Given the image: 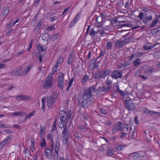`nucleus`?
Here are the masks:
<instances>
[{
  "mask_svg": "<svg viewBox=\"0 0 160 160\" xmlns=\"http://www.w3.org/2000/svg\"><path fill=\"white\" fill-rule=\"evenodd\" d=\"M97 84L95 85H93L91 87L85 89L83 91V94L82 95V98L83 100L81 101L80 100H78V105L80 107L86 108H88L95 101V99L92 98L90 99L92 97L93 95L92 93L94 92L97 87Z\"/></svg>",
  "mask_w": 160,
  "mask_h": 160,
  "instance_id": "1",
  "label": "nucleus"
},
{
  "mask_svg": "<svg viewBox=\"0 0 160 160\" xmlns=\"http://www.w3.org/2000/svg\"><path fill=\"white\" fill-rule=\"evenodd\" d=\"M129 33H127L120 39L117 40L115 43L114 47L116 49H120L125 44L129 43L130 38L128 37Z\"/></svg>",
  "mask_w": 160,
  "mask_h": 160,
  "instance_id": "2",
  "label": "nucleus"
},
{
  "mask_svg": "<svg viewBox=\"0 0 160 160\" xmlns=\"http://www.w3.org/2000/svg\"><path fill=\"white\" fill-rule=\"evenodd\" d=\"M53 73H50L47 77L45 81L42 85V88L44 89H48L54 87L52 77Z\"/></svg>",
  "mask_w": 160,
  "mask_h": 160,
  "instance_id": "3",
  "label": "nucleus"
},
{
  "mask_svg": "<svg viewBox=\"0 0 160 160\" xmlns=\"http://www.w3.org/2000/svg\"><path fill=\"white\" fill-rule=\"evenodd\" d=\"M125 108L129 111L134 110L136 106L135 104L132 99L129 98H127L125 102Z\"/></svg>",
  "mask_w": 160,
  "mask_h": 160,
  "instance_id": "4",
  "label": "nucleus"
},
{
  "mask_svg": "<svg viewBox=\"0 0 160 160\" xmlns=\"http://www.w3.org/2000/svg\"><path fill=\"white\" fill-rule=\"evenodd\" d=\"M71 115L70 112L67 113L64 110L60 111L59 112V118L61 120L66 121V123H67L68 121L71 118Z\"/></svg>",
  "mask_w": 160,
  "mask_h": 160,
  "instance_id": "5",
  "label": "nucleus"
},
{
  "mask_svg": "<svg viewBox=\"0 0 160 160\" xmlns=\"http://www.w3.org/2000/svg\"><path fill=\"white\" fill-rule=\"evenodd\" d=\"M64 74L61 72L59 74L57 82L58 87L61 89L63 88L64 85Z\"/></svg>",
  "mask_w": 160,
  "mask_h": 160,
  "instance_id": "6",
  "label": "nucleus"
},
{
  "mask_svg": "<svg viewBox=\"0 0 160 160\" xmlns=\"http://www.w3.org/2000/svg\"><path fill=\"white\" fill-rule=\"evenodd\" d=\"M62 134V137L64 138L63 139V141L65 140V141H67L69 139V135L67 125H65L64 127Z\"/></svg>",
  "mask_w": 160,
  "mask_h": 160,
  "instance_id": "7",
  "label": "nucleus"
},
{
  "mask_svg": "<svg viewBox=\"0 0 160 160\" xmlns=\"http://www.w3.org/2000/svg\"><path fill=\"white\" fill-rule=\"evenodd\" d=\"M111 76L112 78L115 79L121 78L122 76V72L119 71L115 70L112 72Z\"/></svg>",
  "mask_w": 160,
  "mask_h": 160,
  "instance_id": "8",
  "label": "nucleus"
},
{
  "mask_svg": "<svg viewBox=\"0 0 160 160\" xmlns=\"http://www.w3.org/2000/svg\"><path fill=\"white\" fill-rule=\"evenodd\" d=\"M55 102V100L53 99L52 96L49 95L47 97V102L49 108L52 107L54 106V103Z\"/></svg>",
  "mask_w": 160,
  "mask_h": 160,
  "instance_id": "9",
  "label": "nucleus"
},
{
  "mask_svg": "<svg viewBox=\"0 0 160 160\" xmlns=\"http://www.w3.org/2000/svg\"><path fill=\"white\" fill-rule=\"evenodd\" d=\"M15 98L16 99H19L24 101L30 100L31 99V98L30 97L24 95H17L15 96Z\"/></svg>",
  "mask_w": 160,
  "mask_h": 160,
  "instance_id": "10",
  "label": "nucleus"
},
{
  "mask_svg": "<svg viewBox=\"0 0 160 160\" xmlns=\"http://www.w3.org/2000/svg\"><path fill=\"white\" fill-rule=\"evenodd\" d=\"M105 77V75L104 74V71H100L97 73L95 74V78L96 79H98L99 78H104Z\"/></svg>",
  "mask_w": 160,
  "mask_h": 160,
  "instance_id": "11",
  "label": "nucleus"
},
{
  "mask_svg": "<svg viewBox=\"0 0 160 160\" xmlns=\"http://www.w3.org/2000/svg\"><path fill=\"white\" fill-rule=\"evenodd\" d=\"M110 87H99L96 90V91L99 92H108L110 91Z\"/></svg>",
  "mask_w": 160,
  "mask_h": 160,
  "instance_id": "12",
  "label": "nucleus"
},
{
  "mask_svg": "<svg viewBox=\"0 0 160 160\" xmlns=\"http://www.w3.org/2000/svg\"><path fill=\"white\" fill-rule=\"evenodd\" d=\"M116 130H122L124 129L123 124L120 122H118L115 125Z\"/></svg>",
  "mask_w": 160,
  "mask_h": 160,
  "instance_id": "13",
  "label": "nucleus"
},
{
  "mask_svg": "<svg viewBox=\"0 0 160 160\" xmlns=\"http://www.w3.org/2000/svg\"><path fill=\"white\" fill-rule=\"evenodd\" d=\"M134 154L132 156V159L134 160H136L142 157V154L140 153H136L133 152L128 154L129 156H130Z\"/></svg>",
  "mask_w": 160,
  "mask_h": 160,
  "instance_id": "14",
  "label": "nucleus"
},
{
  "mask_svg": "<svg viewBox=\"0 0 160 160\" xmlns=\"http://www.w3.org/2000/svg\"><path fill=\"white\" fill-rule=\"evenodd\" d=\"M10 141V139L9 137L6 138L4 140L0 142V147H3L7 143Z\"/></svg>",
  "mask_w": 160,
  "mask_h": 160,
  "instance_id": "15",
  "label": "nucleus"
},
{
  "mask_svg": "<svg viewBox=\"0 0 160 160\" xmlns=\"http://www.w3.org/2000/svg\"><path fill=\"white\" fill-rule=\"evenodd\" d=\"M59 143L57 142L55 143V156L57 158L58 157V152L59 150Z\"/></svg>",
  "mask_w": 160,
  "mask_h": 160,
  "instance_id": "16",
  "label": "nucleus"
},
{
  "mask_svg": "<svg viewBox=\"0 0 160 160\" xmlns=\"http://www.w3.org/2000/svg\"><path fill=\"white\" fill-rule=\"evenodd\" d=\"M112 78L108 77L107 78V79L105 81L107 87H109L110 90V89L111 87V86L110 84L112 83Z\"/></svg>",
  "mask_w": 160,
  "mask_h": 160,
  "instance_id": "17",
  "label": "nucleus"
},
{
  "mask_svg": "<svg viewBox=\"0 0 160 160\" xmlns=\"http://www.w3.org/2000/svg\"><path fill=\"white\" fill-rule=\"evenodd\" d=\"M22 71L21 69L15 70L12 72V75L20 76L22 74Z\"/></svg>",
  "mask_w": 160,
  "mask_h": 160,
  "instance_id": "18",
  "label": "nucleus"
},
{
  "mask_svg": "<svg viewBox=\"0 0 160 160\" xmlns=\"http://www.w3.org/2000/svg\"><path fill=\"white\" fill-rule=\"evenodd\" d=\"M26 114V113L23 111H20L18 112H15L12 113V116H22Z\"/></svg>",
  "mask_w": 160,
  "mask_h": 160,
  "instance_id": "19",
  "label": "nucleus"
},
{
  "mask_svg": "<svg viewBox=\"0 0 160 160\" xmlns=\"http://www.w3.org/2000/svg\"><path fill=\"white\" fill-rule=\"evenodd\" d=\"M152 19V16H146L145 15L144 17L143 18V22L145 24H147L148 21L151 20Z\"/></svg>",
  "mask_w": 160,
  "mask_h": 160,
  "instance_id": "20",
  "label": "nucleus"
},
{
  "mask_svg": "<svg viewBox=\"0 0 160 160\" xmlns=\"http://www.w3.org/2000/svg\"><path fill=\"white\" fill-rule=\"evenodd\" d=\"M9 7H5L3 8L2 12V14L4 16H6L9 12Z\"/></svg>",
  "mask_w": 160,
  "mask_h": 160,
  "instance_id": "21",
  "label": "nucleus"
},
{
  "mask_svg": "<svg viewBox=\"0 0 160 160\" xmlns=\"http://www.w3.org/2000/svg\"><path fill=\"white\" fill-rule=\"evenodd\" d=\"M66 123V121L65 120H61L59 122L58 124V127L61 128H64V123Z\"/></svg>",
  "mask_w": 160,
  "mask_h": 160,
  "instance_id": "22",
  "label": "nucleus"
},
{
  "mask_svg": "<svg viewBox=\"0 0 160 160\" xmlns=\"http://www.w3.org/2000/svg\"><path fill=\"white\" fill-rule=\"evenodd\" d=\"M44 152L48 157L52 155L51 151L48 148H46L44 150Z\"/></svg>",
  "mask_w": 160,
  "mask_h": 160,
  "instance_id": "23",
  "label": "nucleus"
},
{
  "mask_svg": "<svg viewBox=\"0 0 160 160\" xmlns=\"http://www.w3.org/2000/svg\"><path fill=\"white\" fill-rule=\"evenodd\" d=\"M158 18H156L152 21L150 25V27L152 28L155 27V25L158 23Z\"/></svg>",
  "mask_w": 160,
  "mask_h": 160,
  "instance_id": "24",
  "label": "nucleus"
},
{
  "mask_svg": "<svg viewBox=\"0 0 160 160\" xmlns=\"http://www.w3.org/2000/svg\"><path fill=\"white\" fill-rule=\"evenodd\" d=\"M106 152L108 155L109 156H113L114 153L113 150L109 148H108L106 151Z\"/></svg>",
  "mask_w": 160,
  "mask_h": 160,
  "instance_id": "25",
  "label": "nucleus"
},
{
  "mask_svg": "<svg viewBox=\"0 0 160 160\" xmlns=\"http://www.w3.org/2000/svg\"><path fill=\"white\" fill-rule=\"evenodd\" d=\"M141 60L139 58H137L132 62V64L133 66H136L139 65L141 63Z\"/></svg>",
  "mask_w": 160,
  "mask_h": 160,
  "instance_id": "26",
  "label": "nucleus"
},
{
  "mask_svg": "<svg viewBox=\"0 0 160 160\" xmlns=\"http://www.w3.org/2000/svg\"><path fill=\"white\" fill-rule=\"evenodd\" d=\"M78 16V14H77L75 18L73 19L72 21L69 24V27L70 28H72V27L73 26H74L75 24L76 23V22H77V21L78 20H77V17Z\"/></svg>",
  "mask_w": 160,
  "mask_h": 160,
  "instance_id": "27",
  "label": "nucleus"
},
{
  "mask_svg": "<svg viewBox=\"0 0 160 160\" xmlns=\"http://www.w3.org/2000/svg\"><path fill=\"white\" fill-rule=\"evenodd\" d=\"M49 38V35L47 33H44L42 37V39L45 41L48 40Z\"/></svg>",
  "mask_w": 160,
  "mask_h": 160,
  "instance_id": "28",
  "label": "nucleus"
},
{
  "mask_svg": "<svg viewBox=\"0 0 160 160\" xmlns=\"http://www.w3.org/2000/svg\"><path fill=\"white\" fill-rule=\"evenodd\" d=\"M89 79V77L87 75H84L82 80H81V82L82 83L84 84L86 83V82Z\"/></svg>",
  "mask_w": 160,
  "mask_h": 160,
  "instance_id": "29",
  "label": "nucleus"
},
{
  "mask_svg": "<svg viewBox=\"0 0 160 160\" xmlns=\"http://www.w3.org/2000/svg\"><path fill=\"white\" fill-rule=\"evenodd\" d=\"M31 145L30 146V150L33 152L35 150V141L33 140H31Z\"/></svg>",
  "mask_w": 160,
  "mask_h": 160,
  "instance_id": "30",
  "label": "nucleus"
},
{
  "mask_svg": "<svg viewBox=\"0 0 160 160\" xmlns=\"http://www.w3.org/2000/svg\"><path fill=\"white\" fill-rule=\"evenodd\" d=\"M96 32L93 28H91L89 32V34L92 37L94 38L95 35L96 34Z\"/></svg>",
  "mask_w": 160,
  "mask_h": 160,
  "instance_id": "31",
  "label": "nucleus"
},
{
  "mask_svg": "<svg viewBox=\"0 0 160 160\" xmlns=\"http://www.w3.org/2000/svg\"><path fill=\"white\" fill-rule=\"evenodd\" d=\"M37 48L38 51L41 52L45 51L46 50V48H44L40 44L37 45Z\"/></svg>",
  "mask_w": 160,
  "mask_h": 160,
  "instance_id": "32",
  "label": "nucleus"
},
{
  "mask_svg": "<svg viewBox=\"0 0 160 160\" xmlns=\"http://www.w3.org/2000/svg\"><path fill=\"white\" fill-rule=\"evenodd\" d=\"M153 71V68L152 67H150L146 68L145 70V72L146 73H150Z\"/></svg>",
  "mask_w": 160,
  "mask_h": 160,
  "instance_id": "33",
  "label": "nucleus"
},
{
  "mask_svg": "<svg viewBox=\"0 0 160 160\" xmlns=\"http://www.w3.org/2000/svg\"><path fill=\"white\" fill-rule=\"evenodd\" d=\"M99 111L100 113L103 115H107L108 113V111L104 108H100Z\"/></svg>",
  "mask_w": 160,
  "mask_h": 160,
  "instance_id": "34",
  "label": "nucleus"
},
{
  "mask_svg": "<svg viewBox=\"0 0 160 160\" xmlns=\"http://www.w3.org/2000/svg\"><path fill=\"white\" fill-rule=\"evenodd\" d=\"M78 127L79 130L82 132H85L87 130V128L85 126L79 125Z\"/></svg>",
  "mask_w": 160,
  "mask_h": 160,
  "instance_id": "35",
  "label": "nucleus"
},
{
  "mask_svg": "<svg viewBox=\"0 0 160 160\" xmlns=\"http://www.w3.org/2000/svg\"><path fill=\"white\" fill-rule=\"evenodd\" d=\"M73 62V58L72 56V55L71 54L69 55L68 60V63L70 64H71Z\"/></svg>",
  "mask_w": 160,
  "mask_h": 160,
  "instance_id": "36",
  "label": "nucleus"
},
{
  "mask_svg": "<svg viewBox=\"0 0 160 160\" xmlns=\"http://www.w3.org/2000/svg\"><path fill=\"white\" fill-rule=\"evenodd\" d=\"M74 81V79L72 78L71 79L70 81L68 83V86L67 88V89H66V91H68L70 87H71L72 82Z\"/></svg>",
  "mask_w": 160,
  "mask_h": 160,
  "instance_id": "37",
  "label": "nucleus"
},
{
  "mask_svg": "<svg viewBox=\"0 0 160 160\" xmlns=\"http://www.w3.org/2000/svg\"><path fill=\"white\" fill-rule=\"evenodd\" d=\"M32 64L30 65L28 67L25 69V72L26 73V75L28 73L31 69L32 68Z\"/></svg>",
  "mask_w": 160,
  "mask_h": 160,
  "instance_id": "38",
  "label": "nucleus"
},
{
  "mask_svg": "<svg viewBox=\"0 0 160 160\" xmlns=\"http://www.w3.org/2000/svg\"><path fill=\"white\" fill-rule=\"evenodd\" d=\"M24 153L26 157L29 158V157L31 156L30 152L29 151L28 148H26L24 150Z\"/></svg>",
  "mask_w": 160,
  "mask_h": 160,
  "instance_id": "39",
  "label": "nucleus"
},
{
  "mask_svg": "<svg viewBox=\"0 0 160 160\" xmlns=\"http://www.w3.org/2000/svg\"><path fill=\"white\" fill-rule=\"evenodd\" d=\"M56 123H57V120L56 119H55L54 122L52 124V131H54L56 129Z\"/></svg>",
  "mask_w": 160,
  "mask_h": 160,
  "instance_id": "40",
  "label": "nucleus"
},
{
  "mask_svg": "<svg viewBox=\"0 0 160 160\" xmlns=\"http://www.w3.org/2000/svg\"><path fill=\"white\" fill-rule=\"evenodd\" d=\"M96 60L95 59H93L92 60V64L93 65V68L97 69L98 67V65H96L95 63L96 62Z\"/></svg>",
  "mask_w": 160,
  "mask_h": 160,
  "instance_id": "41",
  "label": "nucleus"
},
{
  "mask_svg": "<svg viewBox=\"0 0 160 160\" xmlns=\"http://www.w3.org/2000/svg\"><path fill=\"white\" fill-rule=\"evenodd\" d=\"M45 132V129L44 128H42L41 126L40 129L39 134L40 136H42Z\"/></svg>",
  "mask_w": 160,
  "mask_h": 160,
  "instance_id": "42",
  "label": "nucleus"
},
{
  "mask_svg": "<svg viewBox=\"0 0 160 160\" xmlns=\"http://www.w3.org/2000/svg\"><path fill=\"white\" fill-rule=\"evenodd\" d=\"M143 16L144 13L142 12H141L139 13V15L137 16V17L139 18H140L141 20L143 21Z\"/></svg>",
  "mask_w": 160,
  "mask_h": 160,
  "instance_id": "43",
  "label": "nucleus"
},
{
  "mask_svg": "<svg viewBox=\"0 0 160 160\" xmlns=\"http://www.w3.org/2000/svg\"><path fill=\"white\" fill-rule=\"evenodd\" d=\"M154 46H144L143 48L145 50H149V49H151L152 48L154 47Z\"/></svg>",
  "mask_w": 160,
  "mask_h": 160,
  "instance_id": "44",
  "label": "nucleus"
},
{
  "mask_svg": "<svg viewBox=\"0 0 160 160\" xmlns=\"http://www.w3.org/2000/svg\"><path fill=\"white\" fill-rule=\"evenodd\" d=\"M104 72L105 77L106 76L109 75L111 73V71L109 69H107L105 71H104Z\"/></svg>",
  "mask_w": 160,
  "mask_h": 160,
  "instance_id": "45",
  "label": "nucleus"
},
{
  "mask_svg": "<svg viewBox=\"0 0 160 160\" xmlns=\"http://www.w3.org/2000/svg\"><path fill=\"white\" fill-rule=\"evenodd\" d=\"M74 136L78 139H80L81 138V135L78 133H75L74 134Z\"/></svg>",
  "mask_w": 160,
  "mask_h": 160,
  "instance_id": "46",
  "label": "nucleus"
},
{
  "mask_svg": "<svg viewBox=\"0 0 160 160\" xmlns=\"http://www.w3.org/2000/svg\"><path fill=\"white\" fill-rule=\"evenodd\" d=\"M59 34L58 33H55L52 36V38L54 40L57 39L58 38Z\"/></svg>",
  "mask_w": 160,
  "mask_h": 160,
  "instance_id": "47",
  "label": "nucleus"
},
{
  "mask_svg": "<svg viewBox=\"0 0 160 160\" xmlns=\"http://www.w3.org/2000/svg\"><path fill=\"white\" fill-rule=\"evenodd\" d=\"M55 29V27L54 26H51L50 27H48L46 28V30L48 31H50L53 30H54Z\"/></svg>",
  "mask_w": 160,
  "mask_h": 160,
  "instance_id": "48",
  "label": "nucleus"
},
{
  "mask_svg": "<svg viewBox=\"0 0 160 160\" xmlns=\"http://www.w3.org/2000/svg\"><path fill=\"white\" fill-rule=\"evenodd\" d=\"M151 115H152L154 114H157L158 115H160V112H156L153 111H149V113Z\"/></svg>",
  "mask_w": 160,
  "mask_h": 160,
  "instance_id": "49",
  "label": "nucleus"
},
{
  "mask_svg": "<svg viewBox=\"0 0 160 160\" xmlns=\"http://www.w3.org/2000/svg\"><path fill=\"white\" fill-rule=\"evenodd\" d=\"M106 53L105 50H101L100 51V54L99 57L98 58L101 57L103 56Z\"/></svg>",
  "mask_w": 160,
  "mask_h": 160,
  "instance_id": "50",
  "label": "nucleus"
},
{
  "mask_svg": "<svg viewBox=\"0 0 160 160\" xmlns=\"http://www.w3.org/2000/svg\"><path fill=\"white\" fill-rule=\"evenodd\" d=\"M131 24L129 23H126L125 24H123L120 25V26L121 28H122L125 26L127 27H130Z\"/></svg>",
  "mask_w": 160,
  "mask_h": 160,
  "instance_id": "51",
  "label": "nucleus"
},
{
  "mask_svg": "<svg viewBox=\"0 0 160 160\" xmlns=\"http://www.w3.org/2000/svg\"><path fill=\"white\" fill-rule=\"evenodd\" d=\"M112 46V44L111 42H108L106 45V48L107 49L109 50L111 49Z\"/></svg>",
  "mask_w": 160,
  "mask_h": 160,
  "instance_id": "52",
  "label": "nucleus"
},
{
  "mask_svg": "<svg viewBox=\"0 0 160 160\" xmlns=\"http://www.w3.org/2000/svg\"><path fill=\"white\" fill-rule=\"evenodd\" d=\"M58 17L56 16H54L51 18L50 21L51 22H53L54 20H57L58 19Z\"/></svg>",
  "mask_w": 160,
  "mask_h": 160,
  "instance_id": "53",
  "label": "nucleus"
},
{
  "mask_svg": "<svg viewBox=\"0 0 160 160\" xmlns=\"http://www.w3.org/2000/svg\"><path fill=\"white\" fill-rule=\"evenodd\" d=\"M126 134L123 132H122L120 136V138H125L126 137Z\"/></svg>",
  "mask_w": 160,
  "mask_h": 160,
  "instance_id": "54",
  "label": "nucleus"
},
{
  "mask_svg": "<svg viewBox=\"0 0 160 160\" xmlns=\"http://www.w3.org/2000/svg\"><path fill=\"white\" fill-rule=\"evenodd\" d=\"M24 52V50H22L21 51L17 53L16 56L17 57H19L21 54H22Z\"/></svg>",
  "mask_w": 160,
  "mask_h": 160,
  "instance_id": "55",
  "label": "nucleus"
},
{
  "mask_svg": "<svg viewBox=\"0 0 160 160\" xmlns=\"http://www.w3.org/2000/svg\"><path fill=\"white\" fill-rule=\"evenodd\" d=\"M125 145H119L118 146V149H119L120 150H122L123 149L124 147H125Z\"/></svg>",
  "mask_w": 160,
  "mask_h": 160,
  "instance_id": "56",
  "label": "nucleus"
},
{
  "mask_svg": "<svg viewBox=\"0 0 160 160\" xmlns=\"http://www.w3.org/2000/svg\"><path fill=\"white\" fill-rule=\"evenodd\" d=\"M137 57L136 54H132L130 56L129 59L132 60V58H136Z\"/></svg>",
  "mask_w": 160,
  "mask_h": 160,
  "instance_id": "57",
  "label": "nucleus"
},
{
  "mask_svg": "<svg viewBox=\"0 0 160 160\" xmlns=\"http://www.w3.org/2000/svg\"><path fill=\"white\" fill-rule=\"evenodd\" d=\"M12 127L13 128H15L17 129H20L21 127L20 126L17 125V124H16V125H15V124H13V126H12Z\"/></svg>",
  "mask_w": 160,
  "mask_h": 160,
  "instance_id": "58",
  "label": "nucleus"
},
{
  "mask_svg": "<svg viewBox=\"0 0 160 160\" xmlns=\"http://www.w3.org/2000/svg\"><path fill=\"white\" fill-rule=\"evenodd\" d=\"M68 156H66L65 158L62 157H59V160H70V159L67 158Z\"/></svg>",
  "mask_w": 160,
  "mask_h": 160,
  "instance_id": "59",
  "label": "nucleus"
},
{
  "mask_svg": "<svg viewBox=\"0 0 160 160\" xmlns=\"http://www.w3.org/2000/svg\"><path fill=\"white\" fill-rule=\"evenodd\" d=\"M105 123L106 124L108 125V126H111L112 124V123L109 120L106 121L105 122Z\"/></svg>",
  "mask_w": 160,
  "mask_h": 160,
  "instance_id": "60",
  "label": "nucleus"
},
{
  "mask_svg": "<svg viewBox=\"0 0 160 160\" xmlns=\"http://www.w3.org/2000/svg\"><path fill=\"white\" fill-rule=\"evenodd\" d=\"M134 120L135 122V123L137 124L139 123V121L138 120V117L137 116H136L134 118Z\"/></svg>",
  "mask_w": 160,
  "mask_h": 160,
  "instance_id": "61",
  "label": "nucleus"
},
{
  "mask_svg": "<svg viewBox=\"0 0 160 160\" xmlns=\"http://www.w3.org/2000/svg\"><path fill=\"white\" fill-rule=\"evenodd\" d=\"M58 96V94L57 93H55L53 94V99L55 100H56V99L57 98Z\"/></svg>",
  "mask_w": 160,
  "mask_h": 160,
  "instance_id": "62",
  "label": "nucleus"
},
{
  "mask_svg": "<svg viewBox=\"0 0 160 160\" xmlns=\"http://www.w3.org/2000/svg\"><path fill=\"white\" fill-rule=\"evenodd\" d=\"M101 15L102 19L105 18L107 17L106 14L104 13H102Z\"/></svg>",
  "mask_w": 160,
  "mask_h": 160,
  "instance_id": "63",
  "label": "nucleus"
},
{
  "mask_svg": "<svg viewBox=\"0 0 160 160\" xmlns=\"http://www.w3.org/2000/svg\"><path fill=\"white\" fill-rule=\"evenodd\" d=\"M149 110L148 109H147V108H144V112L145 113H148L149 114Z\"/></svg>",
  "mask_w": 160,
  "mask_h": 160,
  "instance_id": "64",
  "label": "nucleus"
}]
</instances>
